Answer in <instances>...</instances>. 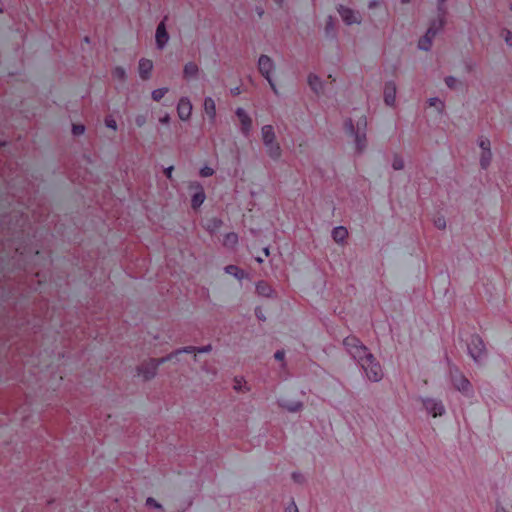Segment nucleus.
Segmentation results:
<instances>
[{"label":"nucleus","mask_w":512,"mask_h":512,"mask_svg":"<svg viewBox=\"0 0 512 512\" xmlns=\"http://www.w3.org/2000/svg\"><path fill=\"white\" fill-rule=\"evenodd\" d=\"M366 116L361 114L357 119L349 118L346 122L347 131L354 135L355 146L358 152H363L366 147Z\"/></svg>","instance_id":"1"},{"label":"nucleus","mask_w":512,"mask_h":512,"mask_svg":"<svg viewBox=\"0 0 512 512\" xmlns=\"http://www.w3.org/2000/svg\"><path fill=\"white\" fill-rule=\"evenodd\" d=\"M343 344L348 353L357 360L361 366L362 362L371 360L373 354L369 352L368 348L363 345L358 338L348 336L344 339Z\"/></svg>","instance_id":"2"},{"label":"nucleus","mask_w":512,"mask_h":512,"mask_svg":"<svg viewBox=\"0 0 512 512\" xmlns=\"http://www.w3.org/2000/svg\"><path fill=\"white\" fill-rule=\"evenodd\" d=\"M261 136L268 156L274 160L281 157L282 150L276 142V135L271 125H265L261 129Z\"/></svg>","instance_id":"3"},{"label":"nucleus","mask_w":512,"mask_h":512,"mask_svg":"<svg viewBox=\"0 0 512 512\" xmlns=\"http://www.w3.org/2000/svg\"><path fill=\"white\" fill-rule=\"evenodd\" d=\"M257 65H258V70H259L260 74L267 80L272 91L275 94H278L279 91L277 89V86H276V83L274 80V73L276 70V65H275V62L273 61V59L268 55L262 54L258 58Z\"/></svg>","instance_id":"4"},{"label":"nucleus","mask_w":512,"mask_h":512,"mask_svg":"<svg viewBox=\"0 0 512 512\" xmlns=\"http://www.w3.org/2000/svg\"><path fill=\"white\" fill-rule=\"evenodd\" d=\"M159 364L156 358H148L139 364L136 369V376L143 382L153 380L158 374Z\"/></svg>","instance_id":"5"},{"label":"nucleus","mask_w":512,"mask_h":512,"mask_svg":"<svg viewBox=\"0 0 512 512\" xmlns=\"http://www.w3.org/2000/svg\"><path fill=\"white\" fill-rule=\"evenodd\" d=\"M361 367L369 380L378 382L383 378L382 368L373 355L370 361L362 362Z\"/></svg>","instance_id":"6"},{"label":"nucleus","mask_w":512,"mask_h":512,"mask_svg":"<svg viewBox=\"0 0 512 512\" xmlns=\"http://www.w3.org/2000/svg\"><path fill=\"white\" fill-rule=\"evenodd\" d=\"M182 75L183 79L190 83L200 80L204 76V73L196 62L188 61L183 66Z\"/></svg>","instance_id":"7"},{"label":"nucleus","mask_w":512,"mask_h":512,"mask_svg":"<svg viewBox=\"0 0 512 512\" xmlns=\"http://www.w3.org/2000/svg\"><path fill=\"white\" fill-rule=\"evenodd\" d=\"M337 11L346 25L361 24L362 17L358 11L344 5H339Z\"/></svg>","instance_id":"8"},{"label":"nucleus","mask_w":512,"mask_h":512,"mask_svg":"<svg viewBox=\"0 0 512 512\" xmlns=\"http://www.w3.org/2000/svg\"><path fill=\"white\" fill-rule=\"evenodd\" d=\"M190 189L193 191L192 199H191V206H192V208L197 209L203 204V202L206 198L204 189L198 183L191 184Z\"/></svg>","instance_id":"9"},{"label":"nucleus","mask_w":512,"mask_h":512,"mask_svg":"<svg viewBox=\"0 0 512 512\" xmlns=\"http://www.w3.org/2000/svg\"><path fill=\"white\" fill-rule=\"evenodd\" d=\"M155 41L159 50H163L169 41V35L164 21L160 22L156 28Z\"/></svg>","instance_id":"10"},{"label":"nucleus","mask_w":512,"mask_h":512,"mask_svg":"<svg viewBox=\"0 0 512 512\" xmlns=\"http://www.w3.org/2000/svg\"><path fill=\"white\" fill-rule=\"evenodd\" d=\"M153 70V61L147 58H141L138 63V73L141 79L147 80L151 77Z\"/></svg>","instance_id":"11"},{"label":"nucleus","mask_w":512,"mask_h":512,"mask_svg":"<svg viewBox=\"0 0 512 512\" xmlns=\"http://www.w3.org/2000/svg\"><path fill=\"white\" fill-rule=\"evenodd\" d=\"M178 115L181 120H187L192 111V104L188 98H180L177 105Z\"/></svg>","instance_id":"12"},{"label":"nucleus","mask_w":512,"mask_h":512,"mask_svg":"<svg viewBox=\"0 0 512 512\" xmlns=\"http://www.w3.org/2000/svg\"><path fill=\"white\" fill-rule=\"evenodd\" d=\"M424 405L426 410L431 413L433 417L441 416L444 413V406L441 402L427 399L424 401Z\"/></svg>","instance_id":"13"},{"label":"nucleus","mask_w":512,"mask_h":512,"mask_svg":"<svg viewBox=\"0 0 512 512\" xmlns=\"http://www.w3.org/2000/svg\"><path fill=\"white\" fill-rule=\"evenodd\" d=\"M307 83L315 94L319 95L323 93V81L318 75L310 73L307 78Z\"/></svg>","instance_id":"14"},{"label":"nucleus","mask_w":512,"mask_h":512,"mask_svg":"<svg viewBox=\"0 0 512 512\" xmlns=\"http://www.w3.org/2000/svg\"><path fill=\"white\" fill-rule=\"evenodd\" d=\"M236 114L241 122L242 132L245 135H248L251 130V127H252L251 118L248 116V114L242 108H238L236 111Z\"/></svg>","instance_id":"15"},{"label":"nucleus","mask_w":512,"mask_h":512,"mask_svg":"<svg viewBox=\"0 0 512 512\" xmlns=\"http://www.w3.org/2000/svg\"><path fill=\"white\" fill-rule=\"evenodd\" d=\"M471 344L474 346V348L469 347V353L471 357L477 361L478 358L483 354L484 351V344L482 340L478 337H475L472 339Z\"/></svg>","instance_id":"16"},{"label":"nucleus","mask_w":512,"mask_h":512,"mask_svg":"<svg viewBox=\"0 0 512 512\" xmlns=\"http://www.w3.org/2000/svg\"><path fill=\"white\" fill-rule=\"evenodd\" d=\"M191 351H192L191 349H186V347H181V348H178V349L170 352L169 354H167L164 357L156 358V361L160 366L168 361L174 360V356H180L182 354H187V352H191Z\"/></svg>","instance_id":"17"},{"label":"nucleus","mask_w":512,"mask_h":512,"mask_svg":"<svg viewBox=\"0 0 512 512\" xmlns=\"http://www.w3.org/2000/svg\"><path fill=\"white\" fill-rule=\"evenodd\" d=\"M347 236L348 231L343 226L335 227L332 231V237L338 243H342L347 238Z\"/></svg>","instance_id":"18"},{"label":"nucleus","mask_w":512,"mask_h":512,"mask_svg":"<svg viewBox=\"0 0 512 512\" xmlns=\"http://www.w3.org/2000/svg\"><path fill=\"white\" fill-rule=\"evenodd\" d=\"M112 78L118 82H125L127 80V71L122 66H116L111 72Z\"/></svg>","instance_id":"19"},{"label":"nucleus","mask_w":512,"mask_h":512,"mask_svg":"<svg viewBox=\"0 0 512 512\" xmlns=\"http://www.w3.org/2000/svg\"><path fill=\"white\" fill-rule=\"evenodd\" d=\"M256 291L259 295L270 297L272 296L273 290L266 282L260 281L256 284Z\"/></svg>","instance_id":"20"},{"label":"nucleus","mask_w":512,"mask_h":512,"mask_svg":"<svg viewBox=\"0 0 512 512\" xmlns=\"http://www.w3.org/2000/svg\"><path fill=\"white\" fill-rule=\"evenodd\" d=\"M238 243V235L234 232L227 233L224 236L223 245L229 248H233Z\"/></svg>","instance_id":"21"},{"label":"nucleus","mask_w":512,"mask_h":512,"mask_svg":"<svg viewBox=\"0 0 512 512\" xmlns=\"http://www.w3.org/2000/svg\"><path fill=\"white\" fill-rule=\"evenodd\" d=\"M186 349H191V352H187V354H193L196 356V354H204V353H210L213 349L211 344L202 346V347H196V346H185Z\"/></svg>","instance_id":"22"},{"label":"nucleus","mask_w":512,"mask_h":512,"mask_svg":"<svg viewBox=\"0 0 512 512\" xmlns=\"http://www.w3.org/2000/svg\"><path fill=\"white\" fill-rule=\"evenodd\" d=\"M325 35L328 38H335V24L332 16H329L326 20Z\"/></svg>","instance_id":"23"},{"label":"nucleus","mask_w":512,"mask_h":512,"mask_svg":"<svg viewBox=\"0 0 512 512\" xmlns=\"http://www.w3.org/2000/svg\"><path fill=\"white\" fill-rule=\"evenodd\" d=\"M281 406L289 412H297L302 409L303 404L300 401L296 402H283Z\"/></svg>","instance_id":"24"},{"label":"nucleus","mask_w":512,"mask_h":512,"mask_svg":"<svg viewBox=\"0 0 512 512\" xmlns=\"http://www.w3.org/2000/svg\"><path fill=\"white\" fill-rule=\"evenodd\" d=\"M492 159V153L491 150L483 151L480 157V165L483 169H486L491 162Z\"/></svg>","instance_id":"25"},{"label":"nucleus","mask_w":512,"mask_h":512,"mask_svg":"<svg viewBox=\"0 0 512 512\" xmlns=\"http://www.w3.org/2000/svg\"><path fill=\"white\" fill-rule=\"evenodd\" d=\"M225 272L227 274L235 276L238 279H242L243 278V271L241 269H239L235 265H228V266H226L225 267Z\"/></svg>","instance_id":"26"},{"label":"nucleus","mask_w":512,"mask_h":512,"mask_svg":"<svg viewBox=\"0 0 512 512\" xmlns=\"http://www.w3.org/2000/svg\"><path fill=\"white\" fill-rule=\"evenodd\" d=\"M204 107H205L207 114H209L210 118L213 119L215 116V104H214L213 99L206 98L205 102H204Z\"/></svg>","instance_id":"27"},{"label":"nucleus","mask_w":512,"mask_h":512,"mask_svg":"<svg viewBox=\"0 0 512 512\" xmlns=\"http://www.w3.org/2000/svg\"><path fill=\"white\" fill-rule=\"evenodd\" d=\"M428 105L435 108L438 112H442L444 109V103L441 98H429Z\"/></svg>","instance_id":"28"},{"label":"nucleus","mask_w":512,"mask_h":512,"mask_svg":"<svg viewBox=\"0 0 512 512\" xmlns=\"http://www.w3.org/2000/svg\"><path fill=\"white\" fill-rule=\"evenodd\" d=\"M432 46V41L428 39V37L423 36L418 41V48L423 51H429Z\"/></svg>","instance_id":"29"},{"label":"nucleus","mask_w":512,"mask_h":512,"mask_svg":"<svg viewBox=\"0 0 512 512\" xmlns=\"http://www.w3.org/2000/svg\"><path fill=\"white\" fill-rule=\"evenodd\" d=\"M444 16H442L441 14H439V17L437 20H434L430 27L429 28H434L435 29V32L438 33L444 26Z\"/></svg>","instance_id":"30"},{"label":"nucleus","mask_w":512,"mask_h":512,"mask_svg":"<svg viewBox=\"0 0 512 512\" xmlns=\"http://www.w3.org/2000/svg\"><path fill=\"white\" fill-rule=\"evenodd\" d=\"M396 85L393 82H388L385 86L384 96H395Z\"/></svg>","instance_id":"31"},{"label":"nucleus","mask_w":512,"mask_h":512,"mask_svg":"<svg viewBox=\"0 0 512 512\" xmlns=\"http://www.w3.org/2000/svg\"><path fill=\"white\" fill-rule=\"evenodd\" d=\"M392 167L395 170H402L404 168V161L402 158L395 156L393 159Z\"/></svg>","instance_id":"32"},{"label":"nucleus","mask_w":512,"mask_h":512,"mask_svg":"<svg viewBox=\"0 0 512 512\" xmlns=\"http://www.w3.org/2000/svg\"><path fill=\"white\" fill-rule=\"evenodd\" d=\"M84 132H85L84 125L74 124L72 126V133H73V135L80 136V135L84 134Z\"/></svg>","instance_id":"33"},{"label":"nucleus","mask_w":512,"mask_h":512,"mask_svg":"<svg viewBox=\"0 0 512 512\" xmlns=\"http://www.w3.org/2000/svg\"><path fill=\"white\" fill-rule=\"evenodd\" d=\"M445 83L449 88L453 89L456 88V86L459 84V81L453 76H448L445 78Z\"/></svg>","instance_id":"34"},{"label":"nucleus","mask_w":512,"mask_h":512,"mask_svg":"<svg viewBox=\"0 0 512 512\" xmlns=\"http://www.w3.org/2000/svg\"><path fill=\"white\" fill-rule=\"evenodd\" d=\"M469 385H470L469 381L464 377H461L459 379L458 383L456 384V386L459 390H467Z\"/></svg>","instance_id":"35"},{"label":"nucleus","mask_w":512,"mask_h":512,"mask_svg":"<svg viewBox=\"0 0 512 512\" xmlns=\"http://www.w3.org/2000/svg\"><path fill=\"white\" fill-rule=\"evenodd\" d=\"M478 144H479L480 148L483 151L490 150V141H489V139H487V138H480Z\"/></svg>","instance_id":"36"},{"label":"nucleus","mask_w":512,"mask_h":512,"mask_svg":"<svg viewBox=\"0 0 512 512\" xmlns=\"http://www.w3.org/2000/svg\"><path fill=\"white\" fill-rule=\"evenodd\" d=\"M146 505L147 506H150V507H153V508H156V509H162V505L160 503H158L154 498L152 497H148L146 499Z\"/></svg>","instance_id":"37"},{"label":"nucleus","mask_w":512,"mask_h":512,"mask_svg":"<svg viewBox=\"0 0 512 512\" xmlns=\"http://www.w3.org/2000/svg\"><path fill=\"white\" fill-rule=\"evenodd\" d=\"M438 1V6H437V11H438V14H441L442 16H445L446 14V8H445V2L447 0H437Z\"/></svg>","instance_id":"38"},{"label":"nucleus","mask_w":512,"mask_h":512,"mask_svg":"<svg viewBox=\"0 0 512 512\" xmlns=\"http://www.w3.org/2000/svg\"><path fill=\"white\" fill-rule=\"evenodd\" d=\"M105 125L113 130L117 129V123L112 117H107L105 119Z\"/></svg>","instance_id":"39"},{"label":"nucleus","mask_w":512,"mask_h":512,"mask_svg":"<svg viewBox=\"0 0 512 512\" xmlns=\"http://www.w3.org/2000/svg\"><path fill=\"white\" fill-rule=\"evenodd\" d=\"M214 173V170L210 167H203L201 170H200V175L202 177H209V176H212Z\"/></svg>","instance_id":"40"},{"label":"nucleus","mask_w":512,"mask_h":512,"mask_svg":"<svg viewBox=\"0 0 512 512\" xmlns=\"http://www.w3.org/2000/svg\"><path fill=\"white\" fill-rule=\"evenodd\" d=\"M436 35L437 33L435 32L434 28H428L424 36L428 37L429 40L433 41Z\"/></svg>","instance_id":"41"},{"label":"nucleus","mask_w":512,"mask_h":512,"mask_svg":"<svg viewBox=\"0 0 512 512\" xmlns=\"http://www.w3.org/2000/svg\"><path fill=\"white\" fill-rule=\"evenodd\" d=\"M168 92V88H159L152 92L151 96H164Z\"/></svg>","instance_id":"42"},{"label":"nucleus","mask_w":512,"mask_h":512,"mask_svg":"<svg viewBox=\"0 0 512 512\" xmlns=\"http://www.w3.org/2000/svg\"><path fill=\"white\" fill-rule=\"evenodd\" d=\"M504 40L506 42V44L510 47H512V32L511 31H506L505 32V35H504Z\"/></svg>","instance_id":"43"},{"label":"nucleus","mask_w":512,"mask_h":512,"mask_svg":"<svg viewBox=\"0 0 512 512\" xmlns=\"http://www.w3.org/2000/svg\"><path fill=\"white\" fill-rule=\"evenodd\" d=\"M435 225L439 228V229H445L446 227V221L444 218H438L437 220H435Z\"/></svg>","instance_id":"44"},{"label":"nucleus","mask_w":512,"mask_h":512,"mask_svg":"<svg viewBox=\"0 0 512 512\" xmlns=\"http://www.w3.org/2000/svg\"><path fill=\"white\" fill-rule=\"evenodd\" d=\"M285 512H299L295 502L292 501L285 509Z\"/></svg>","instance_id":"45"},{"label":"nucleus","mask_w":512,"mask_h":512,"mask_svg":"<svg viewBox=\"0 0 512 512\" xmlns=\"http://www.w3.org/2000/svg\"><path fill=\"white\" fill-rule=\"evenodd\" d=\"M135 122L139 127H141L146 123V118L143 115H139L136 117Z\"/></svg>","instance_id":"46"},{"label":"nucleus","mask_w":512,"mask_h":512,"mask_svg":"<svg viewBox=\"0 0 512 512\" xmlns=\"http://www.w3.org/2000/svg\"><path fill=\"white\" fill-rule=\"evenodd\" d=\"M255 313H256V316L258 317V319H259V320H261V321H265V320H266V317H265V315L262 313L261 308H259V307H258V308H256Z\"/></svg>","instance_id":"47"},{"label":"nucleus","mask_w":512,"mask_h":512,"mask_svg":"<svg viewBox=\"0 0 512 512\" xmlns=\"http://www.w3.org/2000/svg\"><path fill=\"white\" fill-rule=\"evenodd\" d=\"M173 169L174 167L173 166H169L165 169V174L167 176L168 179H172V172H173Z\"/></svg>","instance_id":"48"},{"label":"nucleus","mask_w":512,"mask_h":512,"mask_svg":"<svg viewBox=\"0 0 512 512\" xmlns=\"http://www.w3.org/2000/svg\"><path fill=\"white\" fill-rule=\"evenodd\" d=\"M379 0H370L368 3V8L373 9L379 5Z\"/></svg>","instance_id":"49"},{"label":"nucleus","mask_w":512,"mask_h":512,"mask_svg":"<svg viewBox=\"0 0 512 512\" xmlns=\"http://www.w3.org/2000/svg\"><path fill=\"white\" fill-rule=\"evenodd\" d=\"M274 356L275 359L282 361L284 359L285 353L284 351H277Z\"/></svg>","instance_id":"50"},{"label":"nucleus","mask_w":512,"mask_h":512,"mask_svg":"<svg viewBox=\"0 0 512 512\" xmlns=\"http://www.w3.org/2000/svg\"><path fill=\"white\" fill-rule=\"evenodd\" d=\"M212 223L214 228H219L222 225V221L216 218L212 219Z\"/></svg>","instance_id":"51"},{"label":"nucleus","mask_w":512,"mask_h":512,"mask_svg":"<svg viewBox=\"0 0 512 512\" xmlns=\"http://www.w3.org/2000/svg\"><path fill=\"white\" fill-rule=\"evenodd\" d=\"M395 99L396 98H385L386 105L393 106L395 104Z\"/></svg>","instance_id":"52"},{"label":"nucleus","mask_w":512,"mask_h":512,"mask_svg":"<svg viewBox=\"0 0 512 512\" xmlns=\"http://www.w3.org/2000/svg\"><path fill=\"white\" fill-rule=\"evenodd\" d=\"M292 477L293 479L296 481V482H301L302 481V475L299 474V473H293L292 474Z\"/></svg>","instance_id":"53"},{"label":"nucleus","mask_w":512,"mask_h":512,"mask_svg":"<svg viewBox=\"0 0 512 512\" xmlns=\"http://www.w3.org/2000/svg\"><path fill=\"white\" fill-rule=\"evenodd\" d=\"M169 119H170L169 115H165L162 118H160V122L163 124H166L169 122Z\"/></svg>","instance_id":"54"},{"label":"nucleus","mask_w":512,"mask_h":512,"mask_svg":"<svg viewBox=\"0 0 512 512\" xmlns=\"http://www.w3.org/2000/svg\"><path fill=\"white\" fill-rule=\"evenodd\" d=\"M257 14H258V16H259V17H262V16H263V14H264L263 9H262V8H258V9H257Z\"/></svg>","instance_id":"55"},{"label":"nucleus","mask_w":512,"mask_h":512,"mask_svg":"<svg viewBox=\"0 0 512 512\" xmlns=\"http://www.w3.org/2000/svg\"><path fill=\"white\" fill-rule=\"evenodd\" d=\"M263 252H264L265 256H269V255H270L269 247H265V248L263 249Z\"/></svg>","instance_id":"56"},{"label":"nucleus","mask_w":512,"mask_h":512,"mask_svg":"<svg viewBox=\"0 0 512 512\" xmlns=\"http://www.w3.org/2000/svg\"><path fill=\"white\" fill-rule=\"evenodd\" d=\"M277 5L281 6L284 0H273Z\"/></svg>","instance_id":"57"},{"label":"nucleus","mask_w":512,"mask_h":512,"mask_svg":"<svg viewBox=\"0 0 512 512\" xmlns=\"http://www.w3.org/2000/svg\"><path fill=\"white\" fill-rule=\"evenodd\" d=\"M255 260L258 262V263H262L263 262V259L261 257H256Z\"/></svg>","instance_id":"58"},{"label":"nucleus","mask_w":512,"mask_h":512,"mask_svg":"<svg viewBox=\"0 0 512 512\" xmlns=\"http://www.w3.org/2000/svg\"><path fill=\"white\" fill-rule=\"evenodd\" d=\"M410 1H411V0H401V2H402L403 4H407V3H409Z\"/></svg>","instance_id":"59"},{"label":"nucleus","mask_w":512,"mask_h":512,"mask_svg":"<svg viewBox=\"0 0 512 512\" xmlns=\"http://www.w3.org/2000/svg\"><path fill=\"white\" fill-rule=\"evenodd\" d=\"M235 90H236V93H237V94H239V91H238V90H239V87H236V89H235Z\"/></svg>","instance_id":"60"},{"label":"nucleus","mask_w":512,"mask_h":512,"mask_svg":"<svg viewBox=\"0 0 512 512\" xmlns=\"http://www.w3.org/2000/svg\"><path fill=\"white\" fill-rule=\"evenodd\" d=\"M33 253H34L35 255H37V254H38V250H34V251H33Z\"/></svg>","instance_id":"61"},{"label":"nucleus","mask_w":512,"mask_h":512,"mask_svg":"<svg viewBox=\"0 0 512 512\" xmlns=\"http://www.w3.org/2000/svg\"><path fill=\"white\" fill-rule=\"evenodd\" d=\"M193 359H194V361H197V355L196 356L193 355Z\"/></svg>","instance_id":"62"},{"label":"nucleus","mask_w":512,"mask_h":512,"mask_svg":"<svg viewBox=\"0 0 512 512\" xmlns=\"http://www.w3.org/2000/svg\"><path fill=\"white\" fill-rule=\"evenodd\" d=\"M497 512H505V511L503 509H501V510H497Z\"/></svg>","instance_id":"63"},{"label":"nucleus","mask_w":512,"mask_h":512,"mask_svg":"<svg viewBox=\"0 0 512 512\" xmlns=\"http://www.w3.org/2000/svg\"><path fill=\"white\" fill-rule=\"evenodd\" d=\"M510 9L512 10V5H511Z\"/></svg>","instance_id":"64"}]
</instances>
